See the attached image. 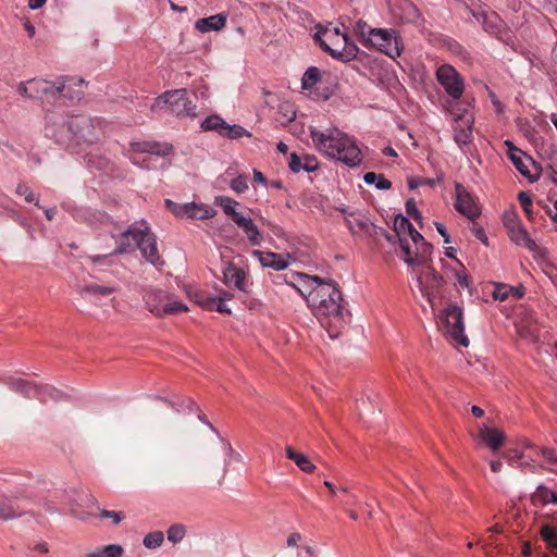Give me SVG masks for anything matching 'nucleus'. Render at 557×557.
<instances>
[{
    "instance_id": "nucleus-43",
    "label": "nucleus",
    "mask_w": 557,
    "mask_h": 557,
    "mask_svg": "<svg viewBox=\"0 0 557 557\" xmlns=\"http://www.w3.org/2000/svg\"><path fill=\"white\" fill-rule=\"evenodd\" d=\"M190 203H191L193 210L191 209L188 210L187 218L205 220V219L212 218L214 215V210L212 208H202V207H198L195 202H190Z\"/></svg>"
},
{
    "instance_id": "nucleus-24",
    "label": "nucleus",
    "mask_w": 557,
    "mask_h": 557,
    "mask_svg": "<svg viewBox=\"0 0 557 557\" xmlns=\"http://www.w3.org/2000/svg\"><path fill=\"white\" fill-rule=\"evenodd\" d=\"M251 255L258 258L261 265L264 268H271L273 270L280 271L288 267V261L284 258L283 255L280 253L252 250Z\"/></svg>"
},
{
    "instance_id": "nucleus-4",
    "label": "nucleus",
    "mask_w": 557,
    "mask_h": 557,
    "mask_svg": "<svg viewBox=\"0 0 557 557\" xmlns=\"http://www.w3.org/2000/svg\"><path fill=\"white\" fill-rule=\"evenodd\" d=\"M144 300L147 309L158 318L188 310L185 304L173 300L166 293L159 289H147Z\"/></svg>"
},
{
    "instance_id": "nucleus-53",
    "label": "nucleus",
    "mask_w": 557,
    "mask_h": 557,
    "mask_svg": "<svg viewBox=\"0 0 557 557\" xmlns=\"http://www.w3.org/2000/svg\"><path fill=\"white\" fill-rule=\"evenodd\" d=\"M302 163V170L306 172H313L319 168L318 159L312 154H305Z\"/></svg>"
},
{
    "instance_id": "nucleus-14",
    "label": "nucleus",
    "mask_w": 557,
    "mask_h": 557,
    "mask_svg": "<svg viewBox=\"0 0 557 557\" xmlns=\"http://www.w3.org/2000/svg\"><path fill=\"white\" fill-rule=\"evenodd\" d=\"M504 226L507 230L509 238L515 244L523 246L531 251H534L537 248L536 243L530 237L528 231L522 226L520 220L516 214H505Z\"/></svg>"
},
{
    "instance_id": "nucleus-47",
    "label": "nucleus",
    "mask_w": 557,
    "mask_h": 557,
    "mask_svg": "<svg viewBox=\"0 0 557 557\" xmlns=\"http://www.w3.org/2000/svg\"><path fill=\"white\" fill-rule=\"evenodd\" d=\"M168 540L172 542L173 544L180 543L185 534L186 529L183 524H173L168 530Z\"/></svg>"
},
{
    "instance_id": "nucleus-64",
    "label": "nucleus",
    "mask_w": 557,
    "mask_h": 557,
    "mask_svg": "<svg viewBox=\"0 0 557 557\" xmlns=\"http://www.w3.org/2000/svg\"><path fill=\"white\" fill-rule=\"evenodd\" d=\"M300 540H301V534L298 532H294L287 537V546H289V547L296 546Z\"/></svg>"
},
{
    "instance_id": "nucleus-44",
    "label": "nucleus",
    "mask_w": 557,
    "mask_h": 557,
    "mask_svg": "<svg viewBox=\"0 0 557 557\" xmlns=\"http://www.w3.org/2000/svg\"><path fill=\"white\" fill-rule=\"evenodd\" d=\"M346 222L352 233L367 231L370 225L369 220L363 216L351 215Z\"/></svg>"
},
{
    "instance_id": "nucleus-56",
    "label": "nucleus",
    "mask_w": 557,
    "mask_h": 557,
    "mask_svg": "<svg viewBox=\"0 0 557 557\" xmlns=\"http://www.w3.org/2000/svg\"><path fill=\"white\" fill-rule=\"evenodd\" d=\"M99 516L104 519H111L113 524H119L124 516L120 511H110L101 509Z\"/></svg>"
},
{
    "instance_id": "nucleus-39",
    "label": "nucleus",
    "mask_w": 557,
    "mask_h": 557,
    "mask_svg": "<svg viewBox=\"0 0 557 557\" xmlns=\"http://www.w3.org/2000/svg\"><path fill=\"white\" fill-rule=\"evenodd\" d=\"M320 79V71L319 69L311 66L309 67L301 79L304 89H311Z\"/></svg>"
},
{
    "instance_id": "nucleus-9",
    "label": "nucleus",
    "mask_w": 557,
    "mask_h": 557,
    "mask_svg": "<svg viewBox=\"0 0 557 557\" xmlns=\"http://www.w3.org/2000/svg\"><path fill=\"white\" fill-rule=\"evenodd\" d=\"M420 270L417 272V281L420 292L428 302L433 307L434 293L444 285V278L431 265L430 259L424 264H420Z\"/></svg>"
},
{
    "instance_id": "nucleus-50",
    "label": "nucleus",
    "mask_w": 557,
    "mask_h": 557,
    "mask_svg": "<svg viewBox=\"0 0 557 557\" xmlns=\"http://www.w3.org/2000/svg\"><path fill=\"white\" fill-rule=\"evenodd\" d=\"M231 188L237 194L245 193L248 189L247 177L238 175L231 182Z\"/></svg>"
},
{
    "instance_id": "nucleus-8",
    "label": "nucleus",
    "mask_w": 557,
    "mask_h": 557,
    "mask_svg": "<svg viewBox=\"0 0 557 557\" xmlns=\"http://www.w3.org/2000/svg\"><path fill=\"white\" fill-rule=\"evenodd\" d=\"M45 136L53 139L57 144H72L73 133L71 116L64 117L55 113H49L45 117Z\"/></svg>"
},
{
    "instance_id": "nucleus-33",
    "label": "nucleus",
    "mask_w": 557,
    "mask_h": 557,
    "mask_svg": "<svg viewBox=\"0 0 557 557\" xmlns=\"http://www.w3.org/2000/svg\"><path fill=\"white\" fill-rule=\"evenodd\" d=\"M540 535L546 543L549 552L557 555V528L548 523H542L540 528Z\"/></svg>"
},
{
    "instance_id": "nucleus-30",
    "label": "nucleus",
    "mask_w": 557,
    "mask_h": 557,
    "mask_svg": "<svg viewBox=\"0 0 557 557\" xmlns=\"http://www.w3.org/2000/svg\"><path fill=\"white\" fill-rule=\"evenodd\" d=\"M226 15L223 13H219L215 15H211L209 17L199 18L196 22V28L200 33H208L211 30H220L225 26Z\"/></svg>"
},
{
    "instance_id": "nucleus-29",
    "label": "nucleus",
    "mask_w": 557,
    "mask_h": 557,
    "mask_svg": "<svg viewBox=\"0 0 557 557\" xmlns=\"http://www.w3.org/2000/svg\"><path fill=\"white\" fill-rule=\"evenodd\" d=\"M480 437L485 442V444L490 447L491 450L496 451L499 449L505 441V434L493 428H488L486 425L480 429Z\"/></svg>"
},
{
    "instance_id": "nucleus-27",
    "label": "nucleus",
    "mask_w": 557,
    "mask_h": 557,
    "mask_svg": "<svg viewBox=\"0 0 557 557\" xmlns=\"http://www.w3.org/2000/svg\"><path fill=\"white\" fill-rule=\"evenodd\" d=\"M394 231L401 242L404 238H416L414 240L422 243V235L413 227L411 222L404 215H397L394 220Z\"/></svg>"
},
{
    "instance_id": "nucleus-58",
    "label": "nucleus",
    "mask_w": 557,
    "mask_h": 557,
    "mask_svg": "<svg viewBox=\"0 0 557 557\" xmlns=\"http://www.w3.org/2000/svg\"><path fill=\"white\" fill-rule=\"evenodd\" d=\"M33 82L34 79H29L27 82H22L17 86V91L24 97L32 98V92H34L33 89Z\"/></svg>"
},
{
    "instance_id": "nucleus-38",
    "label": "nucleus",
    "mask_w": 557,
    "mask_h": 557,
    "mask_svg": "<svg viewBox=\"0 0 557 557\" xmlns=\"http://www.w3.org/2000/svg\"><path fill=\"white\" fill-rule=\"evenodd\" d=\"M226 122L218 115L208 116L202 123L201 128L203 131H214L220 135L224 132V126Z\"/></svg>"
},
{
    "instance_id": "nucleus-60",
    "label": "nucleus",
    "mask_w": 557,
    "mask_h": 557,
    "mask_svg": "<svg viewBox=\"0 0 557 557\" xmlns=\"http://www.w3.org/2000/svg\"><path fill=\"white\" fill-rule=\"evenodd\" d=\"M54 392H55L54 395L49 393V392L37 393L36 398H38L41 403H46L49 399L58 401V400H60L62 398V393L60 391H58L57 388H54Z\"/></svg>"
},
{
    "instance_id": "nucleus-62",
    "label": "nucleus",
    "mask_w": 557,
    "mask_h": 557,
    "mask_svg": "<svg viewBox=\"0 0 557 557\" xmlns=\"http://www.w3.org/2000/svg\"><path fill=\"white\" fill-rule=\"evenodd\" d=\"M472 232L474 234V236L481 242L483 243L484 245H488V240H487V236L483 230V227L481 226H473L472 228Z\"/></svg>"
},
{
    "instance_id": "nucleus-46",
    "label": "nucleus",
    "mask_w": 557,
    "mask_h": 557,
    "mask_svg": "<svg viewBox=\"0 0 557 557\" xmlns=\"http://www.w3.org/2000/svg\"><path fill=\"white\" fill-rule=\"evenodd\" d=\"M374 28H371L364 21L359 20L355 26L354 32L358 36L360 42L363 45L367 44V38L371 35V32H373Z\"/></svg>"
},
{
    "instance_id": "nucleus-1",
    "label": "nucleus",
    "mask_w": 557,
    "mask_h": 557,
    "mask_svg": "<svg viewBox=\"0 0 557 557\" xmlns=\"http://www.w3.org/2000/svg\"><path fill=\"white\" fill-rule=\"evenodd\" d=\"M305 295L308 306L319 318L321 324L327 330L331 337L337 336L345 326L342 293L332 280H322L319 276L302 274Z\"/></svg>"
},
{
    "instance_id": "nucleus-19",
    "label": "nucleus",
    "mask_w": 557,
    "mask_h": 557,
    "mask_svg": "<svg viewBox=\"0 0 557 557\" xmlns=\"http://www.w3.org/2000/svg\"><path fill=\"white\" fill-rule=\"evenodd\" d=\"M64 86H61V79L57 82H49L46 79H36L33 82L32 99H38L42 102H53L61 98Z\"/></svg>"
},
{
    "instance_id": "nucleus-32",
    "label": "nucleus",
    "mask_w": 557,
    "mask_h": 557,
    "mask_svg": "<svg viewBox=\"0 0 557 557\" xmlns=\"http://www.w3.org/2000/svg\"><path fill=\"white\" fill-rule=\"evenodd\" d=\"M533 505H557V494L550 491L547 486L541 484L536 487L535 492L531 496Z\"/></svg>"
},
{
    "instance_id": "nucleus-57",
    "label": "nucleus",
    "mask_w": 557,
    "mask_h": 557,
    "mask_svg": "<svg viewBox=\"0 0 557 557\" xmlns=\"http://www.w3.org/2000/svg\"><path fill=\"white\" fill-rule=\"evenodd\" d=\"M302 158L298 157L295 152L290 153L289 160H288V168L294 173H298L302 170Z\"/></svg>"
},
{
    "instance_id": "nucleus-28",
    "label": "nucleus",
    "mask_w": 557,
    "mask_h": 557,
    "mask_svg": "<svg viewBox=\"0 0 557 557\" xmlns=\"http://www.w3.org/2000/svg\"><path fill=\"white\" fill-rule=\"evenodd\" d=\"M77 294L87 298L88 296L108 297L117 292V286H104L99 284H84L76 287Z\"/></svg>"
},
{
    "instance_id": "nucleus-63",
    "label": "nucleus",
    "mask_w": 557,
    "mask_h": 557,
    "mask_svg": "<svg viewBox=\"0 0 557 557\" xmlns=\"http://www.w3.org/2000/svg\"><path fill=\"white\" fill-rule=\"evenodd\" d=\"M434 225L437 230V232L442 235V237L444 238V242L446 244L450 243V237H449V234L447 233V230L446 227L440 223V222H434Z\"/></svg>"
},
{
    "instance_id": "nucleus-11",
    "label": "nucleus",
    "mask_w": 557,
    "mask_h": 557,
    "mask_svg": "<svg viewBox=\"0 0 557 557\" xmlns=\"http://www.w3.org/2000/svg\"><path fill=\"white\" fill-rule=\"evenodd\" d=\"M416 238H404L399 242L401 251L404 252V261L409 265L424 264L432 253V245L422 236V243L414 240Z\"/></svg>"
},
{
    "instance_id": "nucleus-15",
    "label": "nucleus",
    "mask_w": 557,
    "mask_h": 557,
    "mask_svg": "<svg viewBox=\"0 0 557 557\" xmlns=\"http://www.w3.org/2000/svg\"><path fill=\"white\" fill-rule=\"evenodd\" d=\"M134 238L137 243V248L148 262L156 267L164 263L158 251L156 235L150 232L149 227L147 232L134 233Z\"/></svg>"
},
{
    "instance_id": "nucleus-2",
    "label": "nucleus",
    "mask_w": 557,
    "mask_h": 557,
    "mask_svg": "<svg viewBox=\"0 0 557 557\" xmlns=\"http://www.w3.org/2000/svg\"><path fill=\"white\" fill-rule=\"evenodd\" d=\"M315 148L323 154L342 161L350 168L361 162V150L354 138L338 128L310 129Z\"/></svg>"
},
{
    "instance_id": "nucleus-18",
    "label": "nucleus",
    "mask_w": 557,
    "mask_h": 557,
    "mask_svg": "<svg viewBox=\"0 0 557 557\" xmlns=\"http://www.w3.org/2000/svg\"><path fill=\"white\" fill-rule=\"evenodd\" d=\"M455 209L462 215L467 216L469 220L474 221L479 218L481 211L479 206L475 203L472 195L467 190V188L460 184H455Z\"/></svg>"
},
{
    "instance_id": "nucleus-20",
    "label": "nucleus",
    "mask_w": 557,
    "mask_h": 557,
    "mask_svg": "<svg viewBox=\"0 0 557 557\" xmlns=\"http://www.w3.org/2000/svg\"><path fill=\"white\" fill-rule=\"evenodd\" d=\"M224 283L227 286L235 287L243 293H248V277L246 272L234 264L227 262L223 269Z\"/></svg>"
},
{
    "instance_id": "nucleus-55",
    "label": "nucleus",
    "mask_w": 557,
    "mask_h": 557,
    "mask_svg": "<svg viewBox=\"0 0 557 557\" xmlns=\"http://www.w3.org/2000/svg\"><path fill=\"white\" fill-rule=\"evenodd\" d=\"M15 193L18 196H24L25 200L27 202H34L35 201V195L33 194V191L30 190V188L26 184L20 183L17 185V187H16Z\"/></svg>"
},
{
    "instance_id": "nucleus-49",
    "label": "nucleus",
    "mask_w": 557,
    "mask_h": 557,
    "mask_svg": "<svg viewBox=\"0 0 557 557\" xmlns=\"http://www.w3.org/2000/svg\"><path fill=\"white\" fill-rule=\"evenodd\" d=\"M436 182H437V180H434V178L411 177L408 180V186L410 189H416L419 186H424V185L433 187L436 185Z\"/></svg>"
},
{
    "instance_id": "nucleus-52",
    "label": "nucleus",
    "mask_w": 557,
    "mask_h": 557,
    "mask_svg": "<svg viewBox=\"0 0 557 557\" xmlns=\"http://www.w3.org/2000/svg\"><path fill=\"white\" fill-rule=\"evenodd\" d=\"M539 453L550 465H557V450L552 447H541Z\"/></svg>"
},
{
    "instance_id": "nucleus-3",
    "label": "nucleus",
    "mask_w": 557,
    "mask_h": 557,
    "mask_svg": "<svg viewBox=\"0 0 557 557\" xmlns=\"http://www.w3.org/2000/svg\"><path fill=\"white\" fill-rule=\"evenodd\" d=\"M314 41L332 58L343 62L355 59L359 51L357 45L338 27L320 28L314 35Z\"/></svg>"
},
{
    "instance_id": "nucleus-48",
    "label": "nucleus",
    "mask_w": 557,
    "mask_h": 557,
    "mask_svg": "<svg viewBox=\"0 0 557 557\" xmlns=\"http://www.w3.org/2000/svg\"><path fill=\"white\" fill-rule=\"evenodd\" d=\"M244 135L250 136V134L239 125H230L226 123L224 126V132L222 136H225L231 139L242 138Z\"/></svg>"
},
{
    "instance_id": "nucleus-37",
    "label": "nucleus",
    "mask_w": 557,
    "mask_h": 557,
    "mask_svg": "<svg viewBox=\"0 0 557 557\" xmlns=\"http://www.w3.org/2000/svg\"><path fill=\"white\" fill-rule=\"evenodd\" d=\"M296 116V112L289 102H284L278 106L276 121L282 125L292 122Z\"/></svg>"
},
{
    "instance_id": "nucleus-26",
    "label": "nucleus",
    "mask_w": 557,
    "mask_h": 557,
    "mask_svg": "<svg viewBox=\"0 0 557 557\" xmlns=\"http://www.w3.org/2000/svg\"><path fill=\"white\" fill-rule=\"evenodd\" d=\"M234 223L244 231L252 246H259L262 242L261 233L249 215L242 213Z\"/></svg>"
},
{
    "instance_id": "nucleus-42",
    "label": "nucleus",
    "mask_w": 557,
    "mask_h": 557,
    "mask_svg": "<svg viewBox=\"0 0 557 557\" xmlns=\"http://www.w3.org/2000/svg\"><path fill=\"white\" fill-rule=\"evenodd\" d=\"M472 137V126L468 123L467 126H457L455 128V141L459 145H467Z\"/></svg>"
},
{
    "instance_id": "nucleus-36",
    "label": "nucleus",
    "mask_w": 557,
    "mask_h": 557,
    "mask_svg": "<svg viewBox=\"0 0 557 557\" xmlns=\"http://www.w3.org/2000/svg\"><path fill=\"white\" fill-rule=\"evenodd\" d=\"M363 181L371 185L375 184L377 189L385 190L392 187V183L384 177L383 174H376L374 172H368L363 176Z\"/></svg>"
},
{
    "instance_id": "nucleus-21",
    "label": "nucleus",
    "mask_w": 557,
    "mask_h": 557,
    "mask_svg": "<svg viewBox=\"0 0 557 557\" xmlns=\"http://www.w3.org/2000/svg\"><path fill=\"white\" fill-rule=\"evenodd\" d=\"M62 90L61 98L67 99L70 102H79L85 97L87 83L83 78L65 76L61 78Z\"/></svg>"
},
{
    "instance_id": "nucleus-40",
    "label": "nucleus",
    "mask_w": 557,
    "mask_h": 557,
    "mask_svg": "<svg viewBox=\"0 0 557 557\" xmlns=\"http://www.w3.org/2000/svg\"><path fill=\"white\" fill-rule=\"evenodd\" d=\"M510 292H513V287L505 283H495L492 292L494 300L505 301L510 297Z\"/></svg>"
},
{
    "instance_id": "nucleus-7",
    "label": "nucleus",
    "mask_w": 557,
    "mask_h": 557,
    "mask_svg": "<svg viewBox=\"0 0 557 557\" xmlns=\"http://www.w3.org/2000/svg\"><path fill=\"white\" fill-rule=\"evenodd\" d=\"M444 334L455 343L468 347L469 339L465 334L462 310L456 305H449L441 317Z\"/></svg>"
},
{
    "instance_id": "nucleus-51",
    "label": "nucleus",
    "mask_w": 557,
    "mask_h": 557,
    "mask_svg": "<svg viewBox=\"0 0 557 557\" xmlns=\"http://www.w3.org/2000/svg\"><path fill=\"white\" fill-rule=\"evenodd\" d=\"M518 200H519L523 211L528 215V218L532 219V209H531L532 208V199H531V197L527 193L521 191L518 195Z\"/></svg>"
},
{
    "instance_id": "nucleus-41",
    "label": "nucleus",
    "mask_w": 557,
    "mask_h": 557,
    "mask_svg": "<svg viewBox=\"0 0 557 557\" xmlns=\"http://www.w3.org/2000/svg\"><path fill=\"white\" fill-rule=\"evenodd\" d=\"M164 541V534L162 531H153L148 533L143 541L145 547L153 549L160 547Z\"/></svg>"
},
{
    "instance_id": "nucleus-10",
    "label": "nucleus",
    "mask_w": 557,
    "mask_h": 557,
    "mask_svg": "<svg viewBox=\"0 0 557 557\" xmlns=\"http://www.w3.org/2000/svg\"><path fill=\"white\" fill-rule=\"evenodd\" d=\"M471 14L482 24L484 30L488 34L495 36L505 44H508L511 40V32L507 28L505 22L496 12H487L485 10L474 11V9H471Z\"/></svg>"
},
{
    "instance_id": "nucleus-34",
    "label": "nucleus",
    "mask_w": 557,
    "mask_h": 557,
    "mask_svg": "<svg viewBox=\"0 0 557 557\" xmlns=\"http://www.w3.org/2000/svg\"><path fill=\"white\" fill-rule=\"evenodd\" d=\"M124 548L119 544H109L86 554V557H122Z\"/></svg>"
},
{
    "instance_id": "nucleus-35",
    "label": "nucleus",
    "mask_w": 557,
    "mask_h": 557,
    "mask_svg": "<svg viewBox=\"0 0 557 557\" xmlns=\"http://www.w3.org/2000/svg\"><path fill=\"white\" fill-rule=\"evenodd\" d=\"M215 203L223 209L224 213L228 215L233 222L243 213L236 210V207L239 206V203L230 197H216Z\"/></svg>"
},
{
    "instance_id": "nucleus-12",
    "label": "nucleus",
    "mask_w": 557,
    "mask_h": 557,
    "mask_svg": "<svg viewBox=\"0 0 557 557\" xmlns=\"http://www.w3.org/2000/svg\"><path fill=\"white\" fill-rule=\"evenodd\" d=\"M173 150V146L166 143H158V141H141V143H131L128 150V158L132 163L144 166L141 162L145 159L140 160L139 154L150 153L160 157H165L170 154Z\"/></svg>"
},
{
    "instance_id": "nucleus-17",
    "label": "nucleus",
    "mask_w": 557,
    "mask_h": 557,
    "mask_svg": "<svg viewBox=\"0 0 557 557\" xmlns=\"http://www.w3.org/2000/svg\"><path fill=\"white\" fill-rule=\"evenodd\" d=\"M364 46L375 47L391 58L400 55L396 38L393 37L387 29L374 28V30L371 32V35L367 38V44Z\"/></svg>"
},
{
    "instance_id": "nucleus-54",
    "label": "nucleus",
    "mask_w": 557,
    "mask_h": 557,
    "mask_svg": "<svg viewBox=\"0 0 557 557\" xmlns=\"http://www.w3.org/2000/svg\"><path fill=\"white\" fill-rule=\"evenodd\" d=\"M406 212L409 216H411L416 222L420 223L422 215L419 212L416 201L413 199H409L406 201Z\"/></svg>"
},
{
    "instance_id": "nucleus-5",
    "label": "nucleus",
    "mask_w": 557,
    "mask_h": 557,
    "mask_svg": "<svg viewBox=\"0 0 557 557\" xmlns=\"http://www.w3.org/2000/svg\"><path fill=\"white\" fill-rule=\"evenodd\" d=\"M158 108H166L171 114L176 116H195L196 106L191 103L187 96L186 89H175L166 91L154 100L152 110Z\"/></svg>"
},
{
    "instance_id": "nucleus-59",
    "label": "nucleus",
    "mask_w": 557,
    "mask_h": 557,
    "mask_svg": "<svg viewBox=\"0 0 557 557\" xmlns=\"http://www.w3.org/2000/svg\"><path fill=\"white\" fill-rule=\"evenodd\" d=\"M459 265L461 269L457 270L455 273L456 281L462 288L469 287V278L466 273V270L461 263H459Z\"/></svg>"
},
{
    "instance_id": "nucleus-61",
    "label": "nucleus",
    "mask_w": 557,
    "mask_h": 557,
    "mask_svg": "<svg viewBox=\"0 0 557 557\" xmlns=\"http://www.w3.org/2000/svg\"><path fill=\"white\" fill-rule=\"evenodd\" d=\"M548 170L552 182L557 186V154L550 157Z\"/></svg>"
},
{
    "instance_id": "nucleus-45",
    "label": "nucleus",
    "mask_w": 557,
    "mask_h": 557,
    "mask_svg": "<svg viewBox=\"0 0 557 557\" xmlns=\"http://www.w3.org/2000/svg\"><path fill=\"white\" fill-rule=\"evenodd\" d=\"M166 208L176 216H188V210H193L191 203H177L170 199L165 200Z\"/></svg>"
},
{
    "instance_id": "nucleus-22",
    "label": "nucleus",
    "mask_w": 557,
    "mask_h": 557,
    "mask_svg": "<svg viewBox=\"0 0 557 557\" xmlns=\"http://www.w3.org/2000/svg\"><path fill=\"white\" fill-rule=\"evenodd\" d=\"M9 385L12 391L21 393L26 398H36L37 393L49 392L55 394L54 387L50 385H37L32 381L24 380L21 377L11 379Z\"/></svg>"
},
{
    "instance_id": "nucleus-16",
    "label": "nucleus",
    "mask_w": 557,
    "mask_h": 557,
    "mask_svg": "<svg viewBox=\"0 0 557 557\" xmlns=\"http://www.w3.org/2000/svg\"><path fill=\"white\" fill-rule=\"evenodd\" d=\"M440 84L453 99H459L463 92V82L457 71L447 64L438 67L436 73Z\"/></svg>"
},
{
    "instance_id": "nucleus-23",
    "label": "nucleus",
    "mask_w": 557,
    "mask_h": 557,
    "mask_svg": "<svg viewBox=\"0 0 557 557\" xmlns=\"http://www.w3.org/2000/svg\"><path fill=\"white\" fill-rule=\"evenodd\" d=\"M505 144L508 146V157L520 174L529 178L532 183L537 181L539 175H532L527 164V162L534 164L533 160L520 149L516 148L511 141L507 140Z\"/></svg>"
},
{
    "instance_id": "nucleus-13",
    "label": "nucleus",
    "mask_w": 557,
    "mask_h": 557,
    "mask_svg": "<svg viewBox=\"0 0 557 557\" xmlns=\"http://www.w3.org/2000/svg\"><path fill=\"white\" fill-rule=\"evenodd\" d=\"M71 126L73 133L72 143L81 145L83 143L94 144L99 139L98 133L94 126L92 120L86 115L71 116Z\"/></svg>"
},
{
    "instance_id": "nucleus-31",
    "label": "nucleus",
    "mask_w": 557,
    "mask_h": 557,
    "mask_svg": "<svg viewBox=\"0 0 557 557\" xmlns=\"http://www.w3.org/2000/svg\"><path fill=\"white\" fill-rule=\"evenodd\" d=\"M285 451L286 457L293 460L301 471L306 473L314 472L315 466L309 460L307 456L296 451L292 446H287Z\"/></svg>"
},
{
    "instance_id": "nucleus-25",
    "label": "nucleus",
    "mask_w": 557,
    "mask_h": 557,
    "mask_svg": "<svg viewBox=\"0 0 557 557\" xmlns=\"http://www.w3.org/2000/svg\"><path fill=\"white\" fill-rule=\"evenodd\" d=\"M26 510L18 505L15 496L0 497V520H11L21 517Z\"/></svg>"
},
{
    "instance_id": "nucleus-6",
    "label": "nucleus",
    "mask_w": 557,
    "mask_h": 557,
    "mask_svg": "<svg viewBox=\"0 0 557 557\" xmlns=\"http://www.w3.org/2000/svg\"><path fill=\"white\" fill-rule=\"evenodd\" d=\"M148 226L144 228L137 227L135 224L129 225L126 230L120 231L119 233H112L111 237L115 242V249L113 252L108 255H92L88 256L87 259L96 267L107 263L109 257L112 255H122L133 251L137 248V243L134 238L136 232H147Z\"/></svg>"
}]
</instances>
